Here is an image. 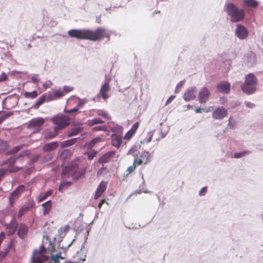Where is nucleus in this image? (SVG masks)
I'll return each instance as SVG.
<instances>
[{"label": "nucleus", "mask_w": 263, "mask_h": 263, "mask_svg": "<svg viewBox=\"0 0 263 263\" xmlns=\"http://www.w3.org/2000/svg\"><path fill=\"white\" fill-rule=\"evenodd\" d=\"M78 110H79V108L77 107H75L71 109L65 110V112L66 113H68V114H72V113L78 111Z\"/></svg>", "instance_id": "5fc2aeb1"}, {"label": "nucleus", "mask_w": 263, "mask_h": 263, "mask_svg": "<svg viewBox=\"0 0 263 263\" xmlns=\"http://www.w3.org/2000/svg\"><path fill=\"white\" fill-rule=\"evenodd\" d=\"M83 130L82 127L78 126L72 128L67 134V137H71L81 133Z\"/></svg>", "instance_id": "b1692460"}, {"label": "nucleus", "mask_w": 263, "mask_h": 263, "mask_svg": "<svg viewBox=\"0 0 263 263\" xmlns=\"http://www.w3.org/2000/svg\"><path fill=\"white\" fill-rule=\"evenodd\" d=\"M207 188L206 187H202L199 192V195L200 196H203L204 195V193L206 192Z\"/></svg>", "instance_id": "052dcab7"}, {"label": "nucleus", "mask_w": 263, "mask_h": 263, "mask_svg": "<svg viewBox=\"0 0 263 263\" xmlns=\"http://www.w3.org/2000/svg\"><path fill=\"white\" fill-rule=\"evenodd\" d=\"M46 96L45 95H43L41 96L39 99L36 101L35 104L33 105V108L37 109L38 108L40 105H41L45 101Z\"/></svg>", "instance_id": "cd10ccee"}, {"label": "nucleus", "mask_w": 263, "mask_h": 263, "mask_svg": "<svg viewBox=\"0 0 263 263\" xmlns=\"http://www.w3.org/2000/svg\"><path fill=\"white\" fill-rule=\"evenodd\" d=\"M24 96L25 98L34 99L37 96V92L35 90L32 91V92L26 91L24 93Z\"/></svg>", "instance_id": "c85d7f7f"}, {"label": "nucleus", "mask_w": 263, "mask_h": 263, "mask_svg": "<svg viewBox=\"0 0 263 263\" xmlns=\"http://www.w3.org/2000/svg\"><path fill=\"white\" fill-rule=\"evenodd\" d=\"M235 34L239 39L244 40L248 37L249 32L248 29L243 25L238 24L237 26Z\"/></svg>", "instance_id": "9d476101"}, {"label": "nucleus", "mask_w": 263, "mask_h": 263, "mask_svg": "<svg viewBox=\"0 0 263 263\" xmlns=\"http://www.w3.org/2000/svg\"><path fill=\"white\" fill-rule=\"evenodd\" d=\"M50 120L55 125L54 127L58 131L65 128L70 124V118L68 116L63 115L54 116Z\"/></svg>", "instance_id": "39448f33"}, {"label": "nucleus", "mask_w": 263, "mask_h": 263, "mask_svg": "<svg viewBox=\"0 0 263 263\" xmlns=\"http://www.w3.org/2000/svg\"><path fill=\"white\" fill-rule=\"evenodd\" d=\"M22 167H17V166H15V167H14L11 169L9 170V172L10 173H12V172H16L17 171H18L19 170H20L21 169H22Z\"/></svg>", "instance_id": "6e6d98bb"}, {"label": "nucleus", "mask_w": 263, "mask_h": 263, "mask_svg": "<svg viewBox=\"0 0 263 263\" xmlns=\"http://www.w3.org/2000/svg\"><path fill=\"white\" fill-rule=\"evenodd\" d=\"M59 147V143L57 141L51 142L45 144L43 147L44 152H50Z\"/></svg>", "instance_id": "a211bd4d"}, {"label": "nucleus", "mask_w": 263, "mask_h": 263, "mask_svg": "<svg viewBox=\"0 0 263 263\" xmlns=\"http://www.w3.org/2000/svg\"><path fill=\"white\" fill-rule=\"evenodd\" d=\"M182 85H183V83H182L181 82H180V83H179V84L177 85V87H176V88L175 92H177V89H178L179 87H181Z\"/></svg>", "instance_id": "774afa93"}, {"label": "nucleus", "mask_w": 263, "mask_h": 263, "mask_svg": "<svg viewBox=\"0 0 263 263\" xmlns=\"http://www.w3.org/2000/svg\"><path fill=\"white\" fill-rule=\"evenodd\" d=\"M71 155V152L69 149H64L62 151L60 157L63 159H66Z\"/></svg>", "instance_id": "2f4dec72"}, {"label": "nucleus", "mask_w": 263, "mask_h": 263, "mask_svg": "<svg viewBox=\"0 0 263 263\" xmlns=\"http://www.w3.org/2000/svg\"><path fill=\"white\" fill-rule=\"evenodd\" d=\"M12 115V112L4 113L0 116V124H1L4 120Z\"/></svg>", "instance_id": "a19ab883"}, {"label": "nucleus", "mask_w": 263, "mask_h": 263, "mask_svg": "<svg viewBox=\"0 0 263 263\" xmlns=\"http://www.w3.org/2000/svg\"><path fill=\"white\" fill-rule=\"evenodd\" d=\"M214 110V107H212V106H210L208 108H206L205 109H204V110L206 112H210L212 110Z\"/></svg>", "instance_id": "69168bd1"}, {"label": "nucleus", "mask_w": 263, "mask_h": 263, "mask_svg": "<svg viewBox=\"0 0 263 263\" xmlns=\"http://www.w3.org/2000/svg\"><path fill=\"white\" fill-rule=\"evenodd\" d=\"M73 89V88L72 87L69 86H64L63 87V91L64 92H64L68 93V92H70L71 91H72Z\"/></svg>", "instance_id": "8fccbe9b"}, {"label": "nucleus", "mask_w": 263, "mask_h": 263, "mask_svg": "<svg viewBox=\"0 0 263 263\" xmlns=\"http://www.w3.org/2000/svg\"><path fill=\"white\" fill-rule=\"evenodd\" d=\"M69 229V226L68 225H66L64 227L61 228V230L63 231L64 232H67Z\"/></svg>", "instance_id": "0e129e2a"}, {"label": "nucleus", "mask_w": 263, "mask_h": 263, "mask_svg": "<svg viewBox=\"0 0 263 263\" xmlns=\"http://www.w3.org/2000/svg\"><path fill=\"white\" fill-rule=\"evenodd\" d=\"M30 79L31 82L34 84L39 82L40 80L37 74H33V76H31Z\"/></svg>", "instance_id": "a18cd8bd"}, {"label": "nucleus", "mask_w": 263, "mask_h": 263, "mask_svg": "<svg viewBox=\"0 0 263 263\" xmlns=\"http://www.w3.org/2000/svg\"><path fill=\"white\" fill-rule=\"evenodd\" d=\"M115 154V152L114 151H110L104 155H103L102 157L100 158L99 159V162L100 163H107L108 162L110 159L113 157Z\"/></svg>", "instance_id": "4be33fe9"}, {"label": "nucleus", "mask_w": 263, "mask_h": 263, "mask_svg": "<svg viewBox=\"0 0 263 263\" xmlns=\"http://www.w3.org/2000/svg\"><path fill=\"white\" fill-rule=\"evenodd\" d=\"M175 96H170L168 99L167 100L166 103H165V105H167L168 104H169L170 103H171L172 102V101L175 99Z\"/></svg>", "instance_id": "4d7b16f0"}, {"label": "nucleus", "mask_w": 263, "mask_h": 263, "mask_svg": "<svg viewBox=\"0 0 263 263\" xmlns=\"http://www.w3.org/2000/svg\"><path fill=\"white\" fill-rule=\"evenodd\" d=\"M5 238V233L2 232L0 233V246Z\"/></svg>", "instance_id": "bf43d9fd"}, {"label": "nucleus", "mask_w": 263, "mask_h": 263, "mask_svg": "<svg viewBox=\"0 0 263 263\" xmlns=\"http://www.w3.org/2000/svg\"><path fill=\"white\" fill-rule=\"evenodd\" d=\"M46 250L43 245L40 247L39 251L35 250L32 257L33 263H43L47 260L48 257L45 255Z\"/></svg>", "instance_id": "423d86ee"}, {"label": "nucleus", "mask_w": 263, "mask_h": 263, "mask_svg": "<svg viewBox=\"0 0 263 263\" xmlns=\"http://www.w3.org/2000/svg\"><path fill=\"white\" fill-rule=\"evenodd\" d=\"M103 193L102 192H101L98 190H96L95 195L94 196V199L95 200L98 199L102 195Z\"/></svg>", "instance_id": "864d4df0"}, {"label": "nucleus", "mask_w": 263, "mask_h": 263, "mask_svg": "<svg viewBox=\"0 0 263 263\" xmlns=\"http://www.w3.org/2000/svg\"><path fill=\"white\" fill-rule=\"evenodd\" d=\"M111 144L119 148L122 143V136L117 134H113L111 137Z\"/></svg>", "instance_id": "f3484780"}, {"label": "nucleus", "mask_w": 263, "mask_h": 263, "mask_svg": "<svg viewBox=\"0 0 263 263\" xmlns=\"http://www.w3.org/2000/svg\"><path fill=\"white\" fill-rule=\"evenodd\" d=\"M250 152L249 151H243L240 153H235L234 155V157L235 158H240L244 157L245 156L249 154Z\"/></svg>", "instance_id": "c9c22d12"}, {"label": "nucleus", "mask_w": 263, "mask_h": 263, "mask_svg": "<svg viewBox=\"0 0 263 263\" xmlns=\"http://www.w3.org/2000/svg\"><path fill=\"white\" fill-rule=\"evenodd\" d=\"M17 227V223L15 219H13L11 221L6 225V229L8 230L7 233L9 235H13Z\"/></svg>", "instance_id": "dca6fc26"}, {"label": "nucleus", "mask_w": 263, "mask_h": 263, "mask_svg": "<svg viewBox=\"0 0 263 263\" xmlns=\"http://www.w3.org/2000/svg\"><path fill=\"white\" fill-rule=\"evenodd\" d=\"M104 122L99 118H94L91 120H88L87 124L89 126H92L98 124H102Z\"/></svg>", "instance_id": "bb28decb"}, {"label": "nucleus", "mask_w": 263, "mask_h": 263, "mask_svg": "<svg viewBox=\"0 0 263 263\" xmlns=\"http://www.w3.org/2000/svg\"><path fill=\"white\" fill-rule=\"evenodd\" d=\"M72 184V182L70 181H66L62 182L59 187V191L63 192L64 190Z\"/></svg>", "instance_id": "c756f323"}, {"label": "nucleus", "mask_w": 263, "mask_h": 263, "mask_svg": "<svg viewBox=\"0 0 263 263\" xmlns=\"http://www.w3.org/2000/svg\"><path fill=\"white\" fill-rule=\"evenodd\" d=\"M8 77L5 72H2L0 75V82L5 81L7 80Z\"/></svg>", "instance_id": "3c124183"}, {"label": "nucleus", "mask_w": 263, "mask_h": 263, "mask_svg": "<svg viewBox=\"0 0 263 263\" xmlns=\"http://www.w3.org/2000/svg\"><path fill=\"white\" fill-rule=\"evenodd\" d=\"M85 173V168H79L78 165L74 162H72L63 169L62 177L63 178H72L73 180H77L84 175Z\"/></svg>", "instance_id": "f03ea898"}, {"label": "nucleus", "mask_w": 263, "mask_h": 263, "mask_svg": "<svg viewBox=\"0 0 263 263\" xmlns=\"http://www.w3.org/2000/svg\"><path fill=\"white\" fill-rule=\"evenodd\" d=\"M217 89L219 92L227 93L230 90V84L228 82H222L217 86Z\"/></svg>", "instance_id": "2eb2a0df"}, {"label": "nucleus", "mask_w": 263, "mask_h": 263, "mask_svg": "<svg viewBox=\"0 0 263 263\" xmlns=\"http://www.w3.org/2000/svg\"><path fill=\"white\" fill-rule=\"evenodd\" d=\"M42 206L43 208V215H46L48 214L50 212L52 208L51 200H48L43 203Z\"/></svg>", "instance_id": "5701e85b"}, {"label": "nucleus", "mask_w": 263, "mask_h": 263, "mask_svg": "<svg viewBox=\"0 0 263 263\" xmlns=\"http://www.w3.org/2000/svg\"><path fill=\"white\" fill-rule=\"evenodd\" d=\"M107 127L105 125L97 126L92 128L93 131H106Z\"/></svg>", "instance_id": "37998d69"}, {"label": "nucleus", "mask_w": 263, "mask_h": 263, "mask_svg": "<svg viewBox=\"0 0 263 263\" xmlns=\"http://www.w3.org/2000/svg\"><path fill=\"white\" fill-rule=\"evenodd\" d=\"M54 96L55 99H60L64 96V92L61 89H57L54 91Z\"/></svg>", "instance_id": "f704fd0d"}, {"label": "nucleus", "mask_w": 263, "mask_h": 263, "mask_svg": "<svg viewBox=\"0 0 263 263\" xmlns=\"http://www.w3.org/2000/svg\"><path fill=\"white\" fill-rule=\"evenodd\" d=\"M59 131L56 128L53 127V130H50L49 129L46 130L44 132V136L46 139H52L58 136Z\"/></svg>", "instance_id": "aec40b11"}, {"label": "nucleus", "mask_w": 263, "mask_h": 263, "mask_svg": "<svg viewBox=\"0 0 263 263\" xmlns=\"http://www.w3.org/2000/svg\"><path fill=\"white\" fill-rule=\"evenodd\" d=\"M23 147V145H17L12 149L8 152V154H13L15 153H16L17 152H18L20 150H21Z\"/></svg>", "instance_id": "4c0bfd02"}, {"label": "nucleus", "mask_w": 263, "mask_h": 263, "mask_svg": "<svg viewBox=\"0 0 263 263\" xmlns=\"http://www.w3.org/2000/svg\"><path fill=\"white\" fill-rule=\"evenodd\" d=\"M77 141V138L71 139L61 143V146L64 148L65 147H68L73 145Z\"/></svg>", "instance_id": "a878e982"}, {"label": "nucleus", "mask_w": 263, "mask_h": 263, "mask_svg": "<svg viewBox=\"0 0 263 263\" xmlns=\"http://www.w3.org/2000/svg\"><path fill=\"white\" fill-rule=\"evenodd\" d=\"M211 96V92L206 87H203L199 91L198 94L199 101L201 103L206 102Z\"/></svg>", "instance_id": "f8f14e48"}, {"label": "nucleus", "mask_w": 263, "mask_h": 263, "mask_svg": "<svg viewBox=\"0 0 263 263\" xmlns=\"http://www.w3.org/2000/svg\"><path fill=\"white\" fill-rule=\"evenodd\" d=\"M151 161V156L148 152H142L138 153L134 160V162L138 166L141 165H146Z\"/></svg>", "instance_id": "0eeeda50"}, {"label": "nucleus", "mask_w": 263, "mask_h": 263, "mask_svg": "<svg viewBox=\"0 0 263 263\" xmlns=\"http://www.w3.org/2000/svg\"><path fill=\"white\" fill-rule=\"evenodd\" d=\"M29 151H23L20 154V155L18 156L11 157L5 161H3L1 163V165H5L8 164L9 166H12L15 163V162L17 160H20L21 162H22L23 161L24 157L29 156Z\"/></svg>", "instance_id": "6e6552de"}, {"label": "nucleus", "mask_w": 263, "mask_h": 263, "mask_svg": "<svg viewBox=\"0 0 263 263\" xmlns=\"http://www.w3.org/2000/svg\"><path fill=\"white\" fill-rule=\"evenodd\" d=\"M25 186L23 185H20L12 192L9 196V202L11 206L18 199L19 196L24 191Z\"/></svg>", "instance_id": "1a4fd4ad"}, {"label": "nucleus", "mask_w": 263, "mask_h": 263, "mask_svg": "<svg viewBox=\"0 0 263 263\" xmlns=\"http://www.w3.org/2000/svg\"><path fill=\"white\" fill-rule=\"evenodd\" d=\"M29 210V208L28 206L22 207L21 208L18 213V217H21L23 216Z\"/></svg>", "instance_id": "58836bf2"}, {"label": "nucleus", "mask_w": 263, "mask_h": 263, "mask_svg": "<svg viewBox=\"0 0 263 263\" xmlns=\"http://www.w3.org/2000/svg\"><path fill=\"white\" fill-rule=\"evenodd\" d=\"M54 100H56V99L55 98V97H54L53 93L49 95L47 97V100L48 101H51Z\"/></svg>", "instance_id": "13d9d810"}, {"label": "nucleus", "mask_w": 263, "mask_h": 263, "mask_svg": "<svg viewBox=\"0 0 263 263\" xmlns=\"http://www.w3.org/2000/svg\"><path fill=\"white\" fill-rule=\"evenodd\" d=\"M228 115V110L223 107L216 108L212 114V117L216 120H221Z\"/></svg>", "instance_id": "9b49d317"}, {"label": "nucleus", "mask_w": 263, "mask_h": 263, "mask_svg": "<svg viewBox=\"0 0 263 263\" xmlns=\"http://www.w3.org/2000/svg\"><path fill=\"white\" fill-rule=\"evenodd\" d=\"M97 114L99 116L103 117L105 119H110L109 116L105 111L102 110H98L97 112Z\"/></svg>", "instance_id": "c03bdc74"}, {"label": "nucleus", "mask_w": 263, "mask_h": 263, "mask_svg": "<svg viewBox=\"0 0 263 263\" xmlns=\"http://www.w3.org/2000/svg\"><path fill=\"white\" fill-rule=\"evenodd\" d=\"M196 97V90L194 88L188 89L184 93V99L185 101H189L194 99Z\"/></svg>", "instance_id": "6ab92c4d"}, {"label": "nucleus", "mask_w": 263, "mask_h": 263, "mask_svg": "<svg viewBox=\"0 0 263 263\" xmlns=\"http://www.w3.org/2000/svg\"><path fill=\"white\" fill-rule=\"evenodd\" d=\"M243 6L247 7L256 8L258 3L256 0H243Z\"/></svg>", "instance_id": "393cba45"}, {"label": "nucleus", "mask_w": 263, "mask_h": 263, "mask_svg": "<svg viewBox=\"0 0 263 263\" xmlns=\"http://www.w3.org/2000/svg\"><path fill=\"white\" fill-rule=\"evenodd\" d=\"M8 147V144L6 142L0 140V152H4Z\"/></svg>", "instance_id": "ea45409f"}, {"label": "nucleus", "mask_w": 263, "mask_h": 263, "mask_svg": "<svg viewBox=\"0 0 263 263\" xmlns=\"http://www.w3.org/2000/svg\"><path fill=\"white\" fill-rule=\"evenodd\" d=\"M40 157V155H36L33 156L30 160V163L33 164V163H35V162H36L38 160Z\"/></svg>", "instance_id": "603ef678"}, {"label": "nucleus", "mask_w": 263, "mask_h": 263, "mask_svg": "<svg viewBox=\"0 0 263 263\" xmlns=\"http://www.w3.org/2000/svg\"><path fill=\"white\" fill-rule=\"evenodd\" d=\"M226 11L230 16L231 21L233 23L242 21L245 16V11L239 9L233 3H228L226 6Z\"/></svg>", "instance_id": "20e7f679"}, {"label": "nucleus", "mask_w": 263, "mask_h": 263, "mask_svg": "<svg viewBox=\"0 0 263 263\" xmlns=\"http://www.w3.org/2000/svg\"><path fill=\"white\" fill-rule=\"evenodd\" d=\"M138 165L134 162L132 165L129 166L127 169L128 174H130L133 172L136 168Z\"/></svg>", "instance_id": "49530a36"}, {"label": "nucleus", "mask_w": 263, "mask_h": 263, "mask_svg": "<svg viewBox=\"0 0 263 263\" xmlns=\"http://www.w3.org/2000/svg\"><path fill=\"white\" fill-rule=\"evenodd\" d=\"M101 140V138H96L92 139L88 144V147H93L95 144L100 142Z\"/></svg>", "instance_id": "79ce46f5"}, {"label": "nucleus", "mask_w": 263, "mask_h": 263, "mask_svg": "<svg viewBox=\"0 0 263 263\" xmlns=\"http://www.w3.org/2000/svg\"><path fill=\"white\" fill-rule=\"evenodd\" d=\"M257 84V78L253 73H250L246 76L245 82L241 85V88L245 93L251 95L255 92Z\"/></svg>", "instance_id": "7ed1b4c3"}, {"label": "nucleus", "mask_w": 263, "mask_h": 263, "mask_svg": "<svg viewBox=\"0 0 263 263\" xmlns=\"http://www.w3.org/2000/svg\"><path fill=\"white\" fill-rule=\"evenodd\" d=\"M135 134L130 131H128L124 135L123 138L125 140H129Z\"/></svg>", "instance_id": "de8ad7c7"}, {"label": "nucleus", "mask_w": 263, "mask_h": 263, "mask_svg": "<svg viewBox=\"0 0 263 263\" xmlns=\"http://www.w3.org/2000/svg\"><path fill=\"white\" fill-rule=\"evenodd\" d=\"M69 36L79 40L99 41L104 37L110 39V34L103 28H99L95 31L88 29H71L68 31Z\"/></svg>", "instance_id": "f257e3e1"}, {"label": "nucleus", "mask_w": 263, "mask_h": 263, "mask_svg": "<svg viewBox=\"0 0 263 263\" xmlns=\"http://www.w3.org/2000/svg\"><path fill=\"white\" fill-rule=\"evenodd\" d=\"M109 83V81H105L104 84L102 86L100 90V94L102 98L104 100L107 99L109 97V96L107 95V93L110 90Z\"/></svg>", "instance_id": "ddd939ff"}, {"label": "nucleus", "mask_w": 263, "mask_h": 263, "mask_svg": "<svg viewBox=\"0 0 263 263\" xmlns=\"http://www.w3.org/2000/svg\"><path fill=\"white\" fill-rule=\"evenodd\" d=\"M28 227L25 224H21L17 230V235L21 238H24L28 233Z\"/></svg>", "instance_id": "412c9836"}, {"label": "nucleus", "mask_w": 263, "mask_h": 263, "mask_svg": "<svg viewBox=\"0 0 263 263\" xmlns=\"http://www.w3.org/2000/svg\"><path fill=\"white\" fill-rule=\"evenodd\" d=\"M97 152L93 149H90L88 151L86 154L88 155V159L89 160H92L96 156Z\"/></svg>", "instance_id": "e433bc0d"}, {"label": "nucleus", "mask_w": 263, "mask_h": 263, "mask_svg": "<svg viewBox=\"0 0 263 263\" xmlns=\"http://www.w3.org/2000/svg\"><path fill=\"white\" fill-rule=\"evenodd\" d=\"M51 257H52V260H53L55 262H57L59 260V259L60 258V257L58 255H52Z\"/></svg>", "instance_id": "e2e57ef3"}, {"label": "nucleus", "mask_w": 263, "mask_h": 263, "mask_svg": "<svg viewBox=\"0 0 263 263\" xmlns=\"http://www.w3.org/2000/svg\"><path fill=\"white\" fill-rule=\"evenodd\" d=\"M139 126V123L138 122L135 123L134 124V125L132 126L130 130L135 134L136 133V132L137 131V129L138 128Z\"/></svg>", "instance_id": "09e8293b"}, {"label": "nucleus", "mask_w": 263, "mask_h": 263, "mask_svg": "<svg viewBox=\"0 0 263 263\" xmlns=\"http://www.w3.org/2000/svg\"><path fill=\"white\" fill-rule=\"evenodd\" d=\"M45 121L42 118H39L32 119L29 124L28 127L30 128H39L44 124Z\"/></svg>", "instance_id": "4468645a"}, {"label": "nucleus", "mask_w": 263, "mask_h": 263, "mask_svg": "<svg viewBox=\"0 0 263 263\" xmlns=\"http://www.w3.org/2000/svg\"><path fill=\"white\" fill-rule=\"evenodd\" d=\"M51 85V84L50 82H46L43 84V87H44V89H46L48 88H49L50 85Z\"/></svg>", "instance_id": "680f3d73"}, {"label": "nucleus", "mask_w": 263, "mask_h": 263, "mask_svg": "<svg viewBox=\"0 0 263 263\" xmlns=\"http://www.w3.org/2000/svg\"><path fill=\"white\" fill-rule=\"evenodd\" d=\"M202 110H204V109H201L200 108H196L195 111L196 113H201Z\"/></svg>", "instance_id": "338daca9"}, {"label": "nucleus", "mask_w": 263, "mask_h": 263, "mask_svg": "<svg viewBox=\"0 0 263 263\" xmlns=\"http://www.w3.org/2000/svg\"><path fill=\"white\" fill-rule=\"evenodd\" d=\"M53 193V190H49L47 191L45 194L40 195V199L39 201L42 202L46 199L49 196H51Z\"/></svg>", "instance_id": "7c9ffc66"}, {"label": "nucleus", "mask_w": 263, "mask_h": 263, "mask_svg": "<svg viewBox=\"0 0 263 263\" xmlns=\"http://www.w3.org/2000/svg\"><path fill=\"white\" fill-rule=\"evenodd\" d=\"M10 251V247H8L3 251L0 252V261L2 260L8 254Z\"/></svg>", "instance_id": "72a5a7b5"}, {"label": "nucleus", "mask_w": 263, "mask_h": 263, "mask_svg": "<svg viewBox=\"0 0 263 263\" xmlns=\"http://www.w3.org/2000/svg\"><path fill=\"white\" fill-rule=\"evenodd\" d=\"M107 187V182L102 181L99 184L97 190L104 193Z\"/></svg>", "instance_id": "473e14b6"}]
</instances>
